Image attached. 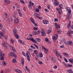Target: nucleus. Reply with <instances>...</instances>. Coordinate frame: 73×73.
I'll use <instances>...</instances> for the list:
<instances>
[{
  "instance_id": "f257e3e1",
  "label": "nucleus",
  "mask_w": 73,
  "mask_h": 73,
  "mask_svg": "<svg viewBox=\"0 0 73 73\" xmlns=\"http://www.w3.org/2000/svg\"><path fill=\"white\" fill-rule=\"evenodd\" d=\"M17 15V14L16 13H14L13 14V17L14 18V23L15 24H19V20L18 18H16V16Z\"/></svg>"
},
{
  "instance_id": "f03ea898",
  "label": "nucleus",
  "mask_w": 73,
  "mask_h": 73,
  "mask_svg": "<svg viewBox=\"0 0 73 73\" xmlns=\"http://www.w3.org/2000/svg\"><path fill=\"white\" fill-rule=\"evenodd\" d=\"M2 45L3 46L5 47V48L6 50H7L8 48V44L6 42H3L2 43Z\"/></svg>"
},
{
  "instance_id": "7ed1b4c3",
  "label": "nucleus",
  "mask_w": 73,
  "mask_h": 73,
  "mask_svg": "<svg viewBox=\"0 0 73 73\" xmlns=\"http://www.w3.org/2000/svg\"><path fill=\"white\" fill-rule=\"evenodd\" d=\"M40 29L41 30V32L42 35V36H46V34L45 33V32L44 31V29L42 28H41Z\"/></svg>"
},
{
  "instance_id": "20e7f679",
  "label": "nucleus",
  "mask_w": 73,
  "mask_h": 73,
  "mask_svg": "<svg viewBox=\"0 0 73 73\" xmlns=\"http://www.w3.org/2000/svg\"><path fill=\"white\" fill-rule=\"evenodd\" d=\"M58 38V35L57 33H56L54 36H53L52 37V38L54 41H56V40Z\"/></svg>"
},
{
  "instance_id": "39448f33",
  "label": "nucleus",
  "mask_w": 73,
  "mask_h": 73,
  "mask_svg": "<svg viewBox=\"0 0 73 73\" xmlns=\"http://www.w3.org/2000/svg\"><path fill=\"white\" fill-rule=\"evenodd\" d=\"M72 17V14L71 13H68V15L66 17V19L68 20H70V19H71Z\"/></svg>"
},
{
  "instance_id": "423d86ee",
  "label": "nucleus",
  "mask_w": 73,
  "mask_h": 73,
  "mask_svg": "<svg viewBox=\"0 0 73 73\" xmlns=\"http://www.w3.org/2000/svg\"><path fill=\"white\" fill-rule=\"evenodd\" d=\"M10 49H11L12 51L14 52H16V48L13 47L12 46H9Z\"/></svg>"
},
{
  "instance_id": "0eeeda50",
  "label": "nucleus",
  "mask_w": 73,
  "mask_h": 73,
  "mask_svg": "<svg viewBox=\"0 0 73 73\" xmlns=\"http://www.w3.org/2000/svg\"><path fill=\"white\" fill-rule=\"evenodd\" d=\"M54 52L56 54V56L58 57L60 56V54L58 52V51L56 50H54Z\"/></svg>"
},
{
  "instance_id": "6e6552de",
  "label": "nucleus",
  "mask_w": 73,
  "mask_h": 73,
  "mask_svg": "<svg viewBox=\"0 0 73 73\" xmlns=\"http://www.w3.org/2000/svg\"><path fill=\"white\" fill-rule=\"evenodd\" d=\"M42 23L44 24H45V25H46V24H49V21H48L47 20H44L42 21Z\"/></svg>"
},
{
  "instance_id": "1a4fd4ad",
  "label": "nucleus",
  "mask_w": 73,
  "mask_h": 73,
  "mask_svg": "<svg viewBox=\"0 0 73 73\" xmlns=\"http://www.w3.org/2000/svg\"><path fill=\"white\" fill-rule=\"evenodd\" d=\"M12 19L9 18L7 19V22L8 24H9L10 23H11V22H12Z\"/></svg>"
},
{
  "instance_id": "9d476101",
  "label": "nucleus",
  "mask_w": 73,
  "mask_h": 73,
  "mask_svg": "<svg viewBox=\"0 0 73 73\" xmlns=\"http://www.w3.org/2000/svg\"><path fill=\"white\" fill-rule=\"evenodd\" d=\"M54 4L56 5V6H58V3L57 1V0H54Z\"/></svg>"
},
{
  "instance_id": "9b49d317",
  "label": "nucleus",
  "mask_w": 73,
  "mask_h": 73,
  "mask_svg": "<svg viewBox=\"0 0 73 73\" xmlns=\"http://www.w3.org/2000/svg\"><path fill=\"white\" fill-rule=\"evenodd\" d=\"M51 60L54 63H56V58H55L54 57V56H52L51 57Z\"/></svg>"
},
{
  "instance_id": "f8f14e48",
  "label": "nucleus",
  "mask_w": 73,
  "mask_h": 73,
  "mask_svg": "<svg viewBox=\"0 0 73 73\" xmlns=\"http://www.w3.org/2000/svg\"><path fill=\"white\" fill-rule=\"evenodd\" d=\"M66 9L67 11H68V13H71V12H72V11H71V10L70 9V8L68 7H66Z\"/></svg>"
},
{
  "instance_id": "ddd939ff",
  "label": "nucleus",
  "mask_w": 73,
  "mask_h": 73,
  "mask_svg": "<svg viewBox=\"0 0 73 73\" xmlns=\"http://www.w3.org/2000/svg\"><path fill=\"white\" fill-rule=\"evenodd\" d=\"M17 11H18V12L19 13L20 17H22V14H21V11L20 9H17Z\"/></svg>"
},
{
  "instance_id": "4468645a",
  "label": "nucleus",
  "mask_w": 73,
  "mask_h": 73,
  "mask_svg": "<svg viewBox=\"0 0 73 73\" xmlns=\"http://www.w3.org/2000/svg\"><path fill=\"white\" fill-rule=\"evenodd\" d=\"M15 71L16 72H17V73H23V72L21 70H19L18 69H16L15 70Z\"/></svg>"
},
{
  "instance_id": "2eb2a0df",
  "label": "nucleus",
  "mask_w": 73,
  "mask_h": 73,
  "mask_svg": "<svg viewBox=\"0 0 73 73\" xmlns=\"http://www.w3.org/2000/svg\"><path fill=\"white\" fill-rule=\"evenodd\" d=\"M67 44L69 45H72V42L70 40H68L67 42Z\"/></svg>"
},
{
  "instance_id": "dca6fc26",
  "label": "nucleus",
  "mask_w": 73,
  "mask_h": 73,
  "mask_svg": "<svg viewBox=\"0 0 73 73\" xmlns=\"http://www.w3.org/2000/svg\"><path fill=\"white\" fill-rule=\"evenodd\" d=\"M14 54H15V53L13 52H10L9 54V55L10 56H11V57H13Z\"/></svg>"
},
{
  "instance_id": "f3484780",
  "label": "nucleus",
  "mask_w": 73,
  "mask_h": 73,
  "mask_svg": "<svg viewBox=\"0 0 73 73\" xmlns=\"http://www.w3.org/2000/svg\"><path fill=\"white\" fill-rule=\"evenodd\" d=\"M13 32H14V35H15V34H17L18 33V32H17V30L16 29L13 30Z\"/></svg>"
},
{
  "instance_id": "a211bd4d",
  "label": "nucleus",
  "mask_w": 73,
  "mask_h": 73,
  "mask_svg": "<svg viewBox=\"0 0 73 73\" xmlns=\"http://www.w3.org/2000/svg\"><path fill=\"white\" fill-rule=\"evenodd\" d=\"M21 62L23 65H24V59L23 58H21Z\"/></svg>"
},
{
  "instance_id": "6ab92c4d",
  "label": "nucleus",
  "mask_w": 73,
  "mask_h": 73,
  "mask_svg": "<svg viewBox=\"0 0 73 73\" xmlns=\"http://www.w3.org/2000/svg\"><path fill=\"white\" fill-rule=\"evenodd\" d=\"M26 55H27V57L29 58L31 57V54H30V53H29V52H26Z\"/></svg>"
},
{
  "instance_id": "aec40b11",
  "label": "nucleus",
  "mask_w": 73,
  "mask_h": 73,
  "mask_svg": "<svg viewBox=\"0 0 73 73\" xmlns=\"http://www.w3.org/2000/svg\"><path fill=\"white\" fill-rule=\"evenodd\" d=\"M34 54H35L36 56H38V54L37 53V50H34Z\"/></svg>"
},
{
  "instance_id": "412c9836",
  "label": "nucleus",
  "mask_w": 73,
  "mask_h": 73,
  "mask_svg": "<svg viewBox=\"0 0 73 73\" xmlns=\"http://www.w3.org/2000/svg\"><path fill=\"white\" fill-rule=\"evenodd\" d=\"M68 33V35H70V34H73V31H72L70 30H69Z\"/></svg>"
},
{
  "instance_id": "4be33fe9",
  "label": "nucleus",
  "mask_w": 73,
  "mask_h": 73,
  "mask_svg": "<svg viewBox=\"0 0 73 73\" xmlns=\"http://www.w3.org/2000/svg\"><path fill=\"white\" fill-rule=\"evenodd\" d=\"M2 64L4 66H5L7 65V63L5 62V61H2Z\"/></svg>"
},
{
  "instance_id": "5701e85b",
  "label": "nucleus",
  "mask_w": 73,
  "mask_h": 73,
  "mask_svg": "<svg viewBox=\"0 0 73 73\" xmlns=\"http://www.w3.org/2000/svg\"><path fill=\"white\" fill-rule=\"evenodd\" d=\"M30 20L32 23L33 24H34L35 23V20H34V19L33 18H30Z\"/></svg>"
},
{
  "instance_id": "b1692460",
  "label": "nucleus",
  "mask_w": 73,
  "mask_h": 73,
  "mask_svg": "<svg viewBox=\"0 0 73 73\" xmlns=\"http://www.w3.org/2000/svg\"><path fill=\"white\" fill-rule=\"evenodd\" d=\"M5 2L7 4H10L11 3V1L9 0H5Z\"/></svg>"
},
{
  "instance_id": "393cba45",
  "label": "nucleus",
  "mask_w": 73,
  "mask_h": 73,
  "mask_svg": "<svg viewBox=\"0 0 73 73\" xmlns=\"http://www.w3.org/2000/svg\"><path fill=\"white\" fill-rule=\"evenodd\" d=\"M63 55L65 56L66 57H69V55L65 52H63Z\"/></svg>"
},
{
  "instance_id": "a878e982",
  "label": "nucleus",
  "mask_w": 73,
  "mask_h": 73,
  "mask_svg": "<svg viewBox=\"0 0 73 73\" xmlns=\"http://www.w3.org/2000/svg\"><path fill=\"white\" fill-rule=\"evenodd\" d=\"M18 41H19V42H21V44H24L25 43H24V41H23V40H21L20 39H19L18 40Z\"/></svg>"
},
{
  "instance_id": "bb28decb",
  "label": "nucleus",
  "mask_w": 73,
  "mask_h": 73,
  "mask_svg": "<svg viewBox=\"0 0 73 73\" xmlns=\"http://www.w3.org/2000/svg\"><path fill=\"white\" fill-rule=\"evenodd\" d=\"M14 35L15 36V37L16 38L18 39L19 38V36L18 35V34H14Z\"/></svg>"
},
{
  "instance_id": "cd10ccee",
  "label": "nucleus",
  "mask_w": 73,
  "mask_h": 73,
  "mask_svg": "<svg viewBox=\"0 0 73 73\" xmlns=\"http://www.w3.org/2000/svg\"><path fill=\"white\" fill-rule=\"evenodd\" d=\"M39 56L40 58H42L43 57V55L41 52H40L39 53Z\"/></svg>"
},
{
  "instance_id": "c85d7f7f",
  "label": "nucleus",
  "mask_w": 73,
  "mask_h": 73,
  "mask_svg": "<svg viewBox=\"0 0 73 73\" xmlns=\"http://www.w3.org/2000/svg\"><path fill=\"white\" fill-rule=\"evenodd\" d=\"M25 69L28 72H30V70L28 68V67L27 66H26Z\"/></svg>"
},
{
  "instance_id": "c756f323",
  "label": "nucleus",
  "mask_w": 73,
  "mask_h": 73,
  "mask_svg": "<svg viewBox=\"0 0 73 73\" xmlns=\"http://www.w3.org/2000/svg\"><path fill=\"white\" fill-rule=\"evenodd\" d=\"M67 71L68 73H73V71L72 70L68 69L67 70Z\"/></svg>"
},
{
  "instance_id": "7c9ffc66",
  "label": "nucleus",
  "mask_w": 73,
  "mask_h": 73,
  "mask_svg": "<svg viewBox=\"0 0 73 73\" xmlns=\"http://www.w3.org/2000/svg\"><path fill=\"white\" fill-rule=\"evenodd\" d=\"M35 40H36L37 42H40V41H41L40 39L38 38H35Z\"/></svg>"
},
{
  "instance_id": "2f4dec72",
  "label": "nucleus",
  "mask_w": 73,
  "mask_h": 73,
  "mask_svg": "<svg viewBox=\"0 0 73 73\" xmlns=\"http://www.w3.org/2000/svg\"><path fill=\"white\" fill-rule=\"evenodd\" d=\"M29 3L30 5H31L32 6H33V5H34V3L32 2L31 1H30L29 2Z\"/></svg>"
},
{
  "instance_id": "473e14b6",
  "label": "nucleus",
  "mask_w": 73,
  "mask_h": 73,
  "mask_svg": "<svg viewBox=\"0 0 73 73\" xmlns=\"http://www.w3.org/2000/svg\"><path fill=\"white\" fill-rule=\"evenodd\" d=\"M51 32H52L51 29H49L47 31V33L48 34H49V33H51Z\"/></svg>"
},
{
  "instance_id": "72a5a7b5",
  "label": "nucleus",
  "mask_w": 73,
  "mask_h": 73,
  "mask_svg": "<svg viewBox=\"0 0 73 73\" xmlns=\"http://www.w3.org/2000/svg\"><path fill=\"white\" fill-rule=\"evenodd\" d=\"M10 41H11L12 44H14V42H15V40H14L12 38H11L10 39Z\"/></svg>"
},
{
  "instance_id": "f704fd0d",
  "label": "nucleus",
  "mask_w": 73,
  "mask_h": 73,
  "mask_svg": "<svg viewBox=\"0 0 73 73\" xmlns=\"http://www.w3.org/2000/svg\"><path fill=\"white\" fill-rule=\"evenodd\" d=\"M0 34L2 36V37H4V34H3V33L2 32V31H0Z\"/></svg>"
},
{
  "instance_id": "c9c22d12",
  "label": "nucleus",
  "mask_w": 73,
  "mask_h": 73,
  "mask_svg": "<svg viewBox=\"0 0 73 73\" xmlns=\"http://www.w3.org/2000/svg\"><path fill=\"white\" fill-rule=\"evenodd\" d=\"M48 49L47 48H46L44 50V52L45 53H46V54H47L48 53Z\"/></svg>"
},
{
  "instance_id": "e433bc0d",
  "label": "nucleus",
  "mask_w": 73,
  "mask_h": 73,
  "mask_svg": "<svg viewBox=\"0 0 73 73\" xmlns=\"http://www.w3.org/2000/svg\"><path fill=\"white\" fill-rule=\"evenodd\" d=\"M69 61L70 62H71L72 64H73V59L71 58L69 59Z\"/></svg>"
},
{
  "instance_id": "4c0bfd02",
  "label": "nucleus",
  "mask_w": 73,
  "mask_h": 73,
  "mask_svg": "<svg viewBox=\"0 0 73 73\" xmlns=\"http://www.w3.org/2000/svg\"><path fill=\"white\" fill-rule=\"evenodd\" d=\"M59 7L60 8H62L63 6V5L62 4L60 3L59 5Z\"/></svg>"
},
{
  "instance_id": "58836bf2",
  "label": "nucleus",
  "mask_w": 73,
  "mask_h": 73,
  "mask_svg": "<svg viewBox=\"0 0 73 73\" xmlns=\"http://www.w3.org/2000/svg\"><path fill=\"white\" fill-rule=\"evenodd\" d=\"M58 13H59V14H61L62 13V10H61V9H60L58 11Z\"/></svg>"
},
{
  "instance_id": "ea45409f",
  "label": "nucleus",
  "mask_w": 73,
  "mask_h": 73,
  "mask_svg": "<svg viewBox=\"0 0 73 73\" xmlns=\"http://www.w3.org/2000/svg\"><path fill=\"white\" fill-rule=\"evenodd\" d=\"M62 41L64 44H66V40H65V38H64L62 40Z\"/></svg>"
},
{
  "instance_id": "a19ab883",
  "label": "nucleus",
  "mask_w": 73,
  "mask_h": 73,
  "mask_svg": "<svg viewBox=\"0 0 73 73\" xmlns=\"http://www.w3.org/2000/svg\"><path fill=\"white\" fill-rule=\"evenodd\" d=\"M33 34H34V35H36V34H38V33H37V31H34L33 32Z\"/></svg>"
},
{
  "instance_id": "79ce46f5",
  "label": "nucleus",
  "mask_w": 73,
  "mask_h": 73,
  "mask_svg": "<svg viewBox=\"0 0 73 73\" xmlns=\"http://www.w3.org/2000/svg\"><path fill=\"white\" fill-rule=\"evenodd\" d=\"M32 41H33V42H36V41L34 39H33V38H30V40Z\"/></svg>"
},
{
  "instance_id": "37998d69",
  "label": "nucleus",
  "mask_w": 73,
  "mask_h": 73,
  "mask_svg": "<svg viewBox=\"0 0 73 73\" xmlns=\"http://www.w3.org/2000/svg\"><path fill=\"white\" fill-rule=\"evenodd\" d=\"M4 14L5 15V17H6V18H7V17H8V14L6 13H5Z\"/></svg>"
},
{
  "instance_id": "c03bdc74",
  "label": "nucleus",
  "mask_w": 73,
  "mask_h": 73,
  "mask_svg": "<svg viewBox=\"0 0 73 73\" xmlns=\"http://www.w3.org/2000/svg\"><path fill=\"white\" fill-rule=\"evenodd\" d=\"M0 56L1 57H3V56H4H4H5V54L4 53H2L1 54H0Z\"/></svg>"
},
{
  "instance_id": "a18cd8bd",
  "label": "nucleus",
  "mask_w": 73,
  "mask_h": 73,
  "mask_svg": "<svg viewBox=\"0 0 73 73\" xmlns=\"http://www.w3.org/2000/svg\"><path fill=\"white\" fill-rule=\"evenodd\" d=\"M35 11L36 12H40V10L38 8L36 9Z\"/></svg>"
},
{
  "instance_id": "49530a36",
  "label": "nucleus",
  "mask_w": 73,
  "mask_h": 73,
  "mask_svg": "<svg viewBox=\"0 0 73 73\" xmlns=\"http://www.w3.org/2000/svg\"><path fill=\"white\" fill-rule=\"evenodd\" d=\"M0 60H4V56H3V57L1 56Z\"/></svg>"
},
{
  "instance_id": "de8ad7c7",
  "label": "nucleus",
  "mask_w": 73,
  "mask_h": 73,
  "mask_svg": "<svg viewBox=\"0 0 73 73\" xmlns=\"http://www.w3.org/2000/svg\"><path fill=\"white\" fill-rule=\"evenodd\" d=\"M12 62H16L17 61H16V59H13L12 60Z\"/></svg>"
},
{
  "instance_id": "09e8293b",
  "label": "nucleus",
  "mask_w": 73,
  "mask_h": 73,
  "mask_svg": "<svg viewBox=\"0 0 73 73\" xmlns=\"http://www.w3.org/2000/svg\"><path fill=\"white\" fill-rule=\"evenodd\" d=\"M15 6L17 8H19V4H18V3H16Z\"/></svg>"
},
{
  "instance_id": "8fccbe9b",
  "label": "nucleus",
  "mask_w": 73,
  "mask_h": 73,
  "mask_svg": "<svg viewBox=\"0 0 73 73\" xmlns=\"http://www.w3.org/2000/svg\"><path fill=\"white\" fill-rule=\"evenodd\" d=\"M28 7L29 9H32V5H28Z\"/></svg>"
},
{
  "instance_id": "3c124183",
  "label": "nucleus",
  "mask_w": 73,
  "mask_h": 73,
  "mask_svg": "<svg viewBox=\"0 0 73 73\" xmlns=\"http://www.w3.org/2000/svg\"><path fill=\"white\" fill-rule=\"evenodd\" d=\"M38 63L40 65H42V64H43V63L42 62H41V61H39L38 62Z\"/></svg>"
},
{
  "instance_id": "603ef678",
  "label": "nucleus",
  "mask_w": 73,
  "mask_h": 73,
  "mask_svg": "<svg viewBox=\"0 0 73 73\" xmlns=\"http://www.w3.org/2000/svg\"><path fill=\"white\" fill-rule=\"evenodd\" d=\"M20 2L21 3H22V4H25V2H24V1H23V0H21L20 1Z\"/></svg>"
},
{
  "instance_id": "864d4df0",
  "label": "nucleus",
  "mask_w": 73,
  "mask_h": 73,
  "mask_svg": "<svg viewBox=\"0 0 73 73\" xmlns=\"http://www.w3.org/2000/svg\"><path fill=\"white\" fill-rule=\"evenodd\" d=\"M34 46L36 47V49H38V47L37 45L34 44Z\"/></svg>"
},
{
  "instance_id": "5fc2aeb1",
  "label": "nucleus",
  "mask_w": 73,
  "mask_h": 73,
  "mask_svg": "<svg viewBox=\"0 0 73 73\" xmlns=\"http://www.w3.org/2000/svg\"><path fill=\"white\" fill-rule=\"evenodd\" d=\"M67 27V28H69V27H70V23H69L68 24Z\"/></svg>"
},
{
  "instance_id": "6e6d98bb",
  "label": "nucleus",
  "mask_w": 73,
  "mask_h": 73,
  "mask_svg": "<svg viewBox=\"0 0 73 73\" xmlns=\"http://www.w3.org/2000/svg\"><path fill=\"white\" fill-rule=\"evenodd\" d=\"M45 40L46 41H47V42H48V43H49V39L48 38H45Z\"/></svg>"
},
{
  "instance_id": "4d7b16f0",
  "label": "nucleus",
  "mask_w": 73,
  "mask_h": 73,
  "mask_svg": "<svg viewBox=\"0 0 73 73\" xmlns=\"http://www.w3.org/2000/svg\"><path fill=\"white\" fill-rule=\"evenodd\" d=\"M62 31H61V30H59V31H58L57 32V33L58 34H60L61 33Z\"/></svg>"
},
{
  "instance_id": "13d9d810",
  "label": "nucleus",
  "mask_w": 73,
  "mask_h": 73,
  "mask_svg": "<svg viewBox=\"0 0 73 73\" xmlns=\"http://www.w3.org/2000/svg\"><path fill=\"white\" fill-rule=\"evenodd\" d=\"M58 67V66H57V65H55L54 66V69H57V68Z\"/></svg>"
},
{
  "instance_id": "bf43d9fd",
  "label": "nucleus",
  "mask_w": 73,
  "mask_h": 73,
  "mask_svg": "<svg viewBox=\"0 0 73 73\" xmlns=\"http://www.w3.org/2000/svg\"><path fill=\"white\" fill-rule=\"evenodd\" d=\"M3 25L0 23V29H2V28H3Z\"/></svg>"
},
{
  "instance_id": "052dcab7",
  "label": "nucleus",
  "mask_w": 73,
  "mask_h": 73,
  "mask_svg": "<svg viewBox=\"0 0 73 73\" xmlns=\"http://www.w3.org/2000/svg\"><path fill=\"white\" fill-rule=\"evenodd\" d=\"M64 47H65V46L63 44L62 45L60 46V48H64Z\"/></svg>"
},
{
  "instance_id": "680f3d73",
  "label": "nucleus",
  "mask_w": 73,
  "mask_h": 73,
  "mask_svg": "<svg viewBox=\"0 0 73 73\" xmlns=\"http://www.w3.org/2000/svg\"><path fill=\"white\" fill-rule=\"evenodd\" d=\"M33 29L35 31H37V30H38V29L37 27H34L33 28Z\"/></svg>"
},
{
  "instance_id": "e2e57ef3",
  "label": "nucleus",
  "mask_w": 73,
  "mask_h": 73,
  "mask_svg": "<svg viewBox=\"0 0 73 73\" xmlns=\"http://www.w3.org/2000/svg\"><path fill=\"white\" fill-rule=\"evenodd\" d=\"M36 18L39 19H40V20H42V17H38V16H36Z\"/></svg>"
},
{
  "instance_id": "0e129e2a",
  "label": "nucleus",
  "mask_w": 73,
  "mask_h": 73,
  "mask_svg": "<svg viewBox=\"0 0 73 73\" xmlns=\"http://www.w3.org/2000/svg\"><path fill=\"white\" fill-rule=\"evenodd\" d=\"M55 28H60V26L58 25H57L55 27Z\"/></svg>"
},
{
  "instance_id": "69168bd1",
  "label": "nucleus",
  "mask_w": 73,
  "mask_h": 73,
  "mask_svg": "<svg viewBox=\"0 0 73 73\" xmlns=\"http://www.w3.org/2000/svg\"><path fill=\"white\" fill-rule=\"evenodd\" d=\"M44 11L45 12H49V10L46 9H44Z\"/></svg>"
},
{
  "instance_id": "338daca9",
  "label": "nucleus",
  "mask_w": 73,
  "mask_h": 73,
  "mask_svg": "<svg viewBox=\"0 0 73 73\" xmlns=\"http://www.w3.org/2000/svg\"><path fill=\"white\" fill-rule=\"evenodd\" d=\"M3 37H4L5 39L6 40H7V38H8V36L6 35L5 36H4H4Z\"/></svg>"
},
{
  "instance_id": "774afa93",
  "label": "nucleus",
  "mask_w": 73,
  "mask_h": 73,
  "mask_svg": "<svg viewBox=\"0 0 73 73\" xmlns=\"http://www.w3.org/2000/svg\"><path fill=\"white\" fill-rule=\"evenodd\" d=\"M29 52H32V48H30L28 49Z\"/></svg>"
}]
</instances>
